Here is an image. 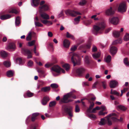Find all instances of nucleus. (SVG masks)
<instances>
[{
	"label": "nucleus",
	"mask_w": 129,
	"mask_h": 129,
	"mask_svg": "<svg viewBox=\"0 0 129 129\" xmlns=\"http://www.w3.org/2000/svg\"><path fill=\"white\" fill-rule=\"evenodd\" d=\"M72 98L74 99L76 98V96L72 93H68L66 95H64L63 98L60 100L59 103L60 104L62 103H67L69 102H72L73 100L71 99H69V98Z\"/></svg>",
	"instance_id": "f257e3e1"
},
{
	"label": "nucleus",
	"mask_w": 129,
	"mask_h": 129,
	"mask_svg": "<svg viewBox=\"0 0 129 129\" xmlns=\"http://www.w3.org/2000/svg\"><path fill=\"white\" fill-rule=\"evenodd\" d=\"M105 27V24L104 22H101L98 25L93 26L92 32L94 35H96L99 33L100 30H103Z\"/></svg>",
	"instance_id": "f03ea898"
},
{
	"label": "nucleus",
	"mask_w": 129,
	"mask_h": 129,
	"mask_svg": "<svg viewBox=\"0 0 129 129\" xmlns=\"http://www.w3.org/2000/svg\"><path fill=\"white\" fill-rule=\"evenodd\" d=\"M62 109L65 113L68 114L70 116L72 117L73 116L72 113V107L71 106H68L66 104H63L62 106Z\"/></svg>",
	"instance_id": "7ed1b4c3"
},
{
	"label": "nucleus",
	"mask_w": 129,
	"mask_h": 129,
	"mask_svg": "<svg viewBox=\"0 0 129 129\" xmlns=\"http://www.w3.org/2000/svg\"><path fill=\"white\" fill-rule=\"evenodd\" d=\"M127 8L126 2H122L119 4L118 8V11L120 13L125 12L127 10Z\"/></svg>",
	"instance_id": "20e7f679"
},
{
	"label": "nucleus",
	"mask_w": 129,
	"mask_h": 129,
	"mask_svg": "<svg viewBox=\"0 0 129 129\" xmlns=\"http://www.w3.org/2000/svg\"><path fill=\"white\" fill-rule=\"evenodd\" d=\"M45 2L42 1L40 3V6L39 7L40 13H42L43 12L47 11L49 10V7L47 4H45Z\"/></svg>",
	"instance_id": "39448f33"
},
{
	"label": "nucleus",
	"mask_w": 129,
	"mask_h": 129,
	"mask_svg": "<svg viewBox=\"0 0 129 129\" xmlns=\"http://www.w3.org/2000/svg\"><path fill=\"white\" fill-rule=\"evenodd\" d=\"M85 71V70L84 68L80 67L75 69L74 72L76 76L80 77L83 75Z\"/></svg>",
	"instance_id": "423d86ee"
},
{
	"label": "nucleus",
	"mask_w": 129,
	"mask_h": 129,
	"mask_svg": "<svg viewBox=\"0 0 129 129\" xmlns=\"http://www.w3.org/2000/svg\"><path fill=\"white\" fill-rule=\"evenodd\" d=\"M65 13L67 15H70L73 17H75L77 15H81V14L79 12L70 10H66L65 11Z\"/></svg>",
	"instance_id": "0eeeda50"
},
{
	"label": "nucleus",
	"mask_w": 129,
	"mask_h": 129,
	"mask_svg": "<svg viewBox=\"0 0 129 129\" xmlns=\"http://www.w3.org/2000/svg\"><path fill=\"white\" fill-rule=\"evenodd\" d=\"M70 55L72 54L73 55L71 57V61L74 64V66H75L76 65H79L80 64L79 61H78L76 59L77 57L76 54L73 53L72 52H71Z\"/></svg>",
	"instance_id": "6e6552de"
},
{
	"label": "nucleus",
	"mask_w": 129,
	"mask_h": 129,
	"mask_svg": "<svg viewBox=\"0 0 129 129\" xmlns=\"http://www.w3.org/2000/svg\"><path fill=\"white\" fill-rule=\"evenodd\" d=\"M51 70L52 71L57 73H60L61 71L63 73H65L64 70L57 65H54L52 68Z\"/></svg>",
	"instance_id": "1a4fd4ad"
},
{
	"label": "nucleus",
	"mask_w": 129,
	"mask_h": 129,
	"mask_svg": "<svg viewBox=\"0 0 129 129\" xmlns=\"http://www.w3.org/2000/svg\"><path fill=\"white\" fill-rule=\"evenodd\" d=\"M15 48L16 46L15 44L13 43H10L9 44L6 49L8 51H10L11 50L14 51Z\"/></svg>",
	"instance_id": "9d476101"
},
{
	"label": "nucleus",
	"mask_w": 129,
	"mask_h": 129,
	"mask_svg": "<svg viewBox=\"0 0 129 129\" xmlns=\"http://www.w3.org/2000/svg\"><path fill=\"white\" fill-rule=\"evenodd\" d=\"M115 13L114 10L113 9L112 7L107 9L105 11V13L107 15L111 16L113 15Z\"/></svg>",
	"instance_id": "9b49d317"
},
{
	"label": "nucleus",
	"mask_w": 129,
	"mask_h": 129,
	"mask_svg": "<svg viewBox=\"0 0 129 129\" xmlns=\"http://www.w3.org/2000/svg\"><path fill=\"white\" fill-rule=\"evenodd\" d=\"M109 20L111 23L114 25L117 24L118 22V18L117 17H114L110 18Z\"/></svg>",
	"instance_id": "f8f14e48"
},
{
	"label": "nucleus",
	"mask_w": 129,
	"mask_h": 129,
	"mask_svg": "<svg viewBox=\"0 0 129 129\" xmlns=\"http://www.w3.org/2000/svg\"><path fill=\"white\" fill-rule=\"evenodd\" d=\"M112 116H115V117H117V115L114 113H112L110 114L109 115H108L106 118L107 119V121L108 122V124L109 125H110L112 124V122L109 120V118Z\"/></svg>",
	"instance_id": "ddd939ff"
},
{
	"label": "nucleus",
	"mask_w": 129,
	"mask_h": 129,
	"mask_svg": "<svg viewBox=\"0 0 129 129\" xmlns=\"http://www.w3.org/2000/svg\"><path fill=\"white\" fill-rule=\"evenodd\" d=\"M39 114L38 113H33L31 117V120L32 122L35 121L36 120L38 119V117L39 115Z\"/></svg>",
	"instance_id": "4468645a"
},
{
	"label": "nucleus",
	"mask_w": 129,
	"mask_h": 129,
	"mask_svg": "<svg viewBox=\"0 0 129 129\" xmlns=\"http://www.w3.org/2000/svg\"><path fill=\"white\" fill-rule=\"evenodd\" d=\"M31 4L34 7L38 6L39 4L40 0H31Z\"/></svg>",
	"instance_id": "2eb2a0df"
},
{
	"label": "nucleus",
	"mask_w": 129,
	"mask_h": 129,
	"mask_svg": "<svg viewBox=\"0 0 129 129\" xmlns=\"http://www.w3.org/2000/svg\"><path fill=\"white\" fill-rule=\"evenodd\" d=\"M40 13L41 17V18L45 19H49L50 18L49 16L45 13Z\"/></svg>",
	"instance_id": "dca6fc26"
},
{
	"label": "nucleus",
	"mask_w": 129,
	"mask_h": 129,
	"mask_svg": "<svg viewBox=\"0 0 129 129\" xmlns=\"http://www.w3.org/2000/svg\"><path fill=\"white\" fill-rule=\"evenodd\" d=\"M117 49L115 47L112 46L110 49V52L112 55H114L117 52Z\"/></svg>",
	"instance_id": "f3484780"
},
{
	"label": "nucleus",
	"mask_w": 129,
	"mask_h": 129,
	"mask_svg": "<svg viewBox=\"0 0 129 129\" xmlns=\"http://www.w3.org/2000/svg\"><path fill=\"white\" fill-rule=\"evenodd\" d=\"M17 63L19 64L20 65H23L25 63L24 60H23L21 58H17L16 60Z\"/></svg>",
	"instance_id": "a211bd4d"
},
{
	"label": "nucleus",
	"mask_w": 129,
	"mask_h": 129,
	"mask_svg": "<svg viewBox=\"0 0 129 129\" xmlns=\"http://www.w3.org/2000/svg\"><path fill=\"white\" fill-rule=\"evenodd\" d=\"M117 82L115 80L111 81L110 82V85L111 88H114L117 86Z\"/></svg>",
	"instance_id": "6ab92c4d"
},
{
	"label": "nucleus",
	"mask_w": 129,
	"mask_h": 129,
	"mask_svg": "<svg viewBox=\"0 0 129 129\" xmlns=\"http://www.w3.org/2000/svg\"><path fill=\"white\" fill-rule=\"evenodd\" d=\"M11 16L9 14H4L1 15L0 17V19L2 20H5L10 18Z\"/></svg>",
	"instance_id": "aec40b11"
},
{
	"label": "nucleus",
	"mask_w": 129,
	"mask_h": 129,
	"mask_svg": "<svg viewBox=\"0 0 129 129\" xmlns=\"http://www.w3.org/2000/svg\"><path fill=\"white\" fill-rule=\"evenodd\" d=\"M49 100V99L48 97L46 96H45L43 98L42 100V103L43 105H45Z\"/></svg>",
	"instance_id": "412c9836"
},
{
	"label": "nucleus",
	"mask_w": 129,
	"mask_h": 129,
	"mask_svg": "<svg viewBox=\"0 0 129 129\" xmlns=\"http://www.w3.org/2000/svg\"><path fill=\"white\" fill-rule=\"evenodd\" d=\"M14 73V71L10 70L7 72L6 75L8 77H10L13 76Z\"/></svg>",
	"instance_id": "4be33fe9"
},
{
	"label": "nucleus",
	"mask_w": 129,
	"mask_h": 129,
	"mask_svg": "<svg viewBox=\"0 0 129 129\" xmlns=\"http://www.w3.org/2000/svg\"><path fill=\"white\" fill-rule=\"evenodd\" d=\"M35 34V33L33 32H29L26 38V40L27 41H30L31 40L32 35Z\"/></svg>",
	"instance_id": "5701e85b"
},
{
	"label": "nucleus",
	"mask_w": 129,
	"mask_h": 129,
	"mask_svg": "<svg viewBox=\"0 0 129 129\" xmlns=\"http://www.w3.org/2000/svg\"><path fill=\"white\" fill-rule=\"evenodd\" d=\"M91 44L90 43L85 45H82L81 46L79 47V49H89L90 48Z\"/></svg>",
	"instance_id": "b1692460"
},
{
	"label": "nucleus",
	"mask_w": 129,
	"mask_h": 129,
	"mask_svg": "<svg viewBox=\"0 0 129 129\" xmlns=\"http://www.w3.org/2000/svg\"><path fill=\"white\" fill-rule=\"evenodd\" d=\"M1 55L3 58H4L7 57L8 56V53L6 51L2 50L0 52Z\"/></svg>",
	"instance_id": "393cba45"
},
{
	"label": "nucleus",
	"mask_w": 129,
	"mask_h": 129,
	"mask_svg": "<svg viewBox=\"0 0 129 129\" xmlns=\"http://www.w3.org/2000/svg\"><path fill=\"white\" fill-rule=\"evenodd\" d=\"M63 44L64 47H68L70 45L69 41L67 39L64 40L63 42Z\"/></svg>",
	"instance_id": "a878e982"
},
{
	"label": "nucleus",
	"mask_w": 129,
	"mask_h": 129,
	"mask_svg": "<svg viewBox=\"0 0 129 129\" xmlns=\"http://www.w3.org/2000/svg\"><path fill=\"white\" fill-rule=\"evenodd\" d=\"M34 94L31 92L29 91H27L26 94H24V96L25 98H27V96L28 97H31L33 96L34 95Z\"/></svg>",
	"instance_id": "bb28decb"
},
{
	"label": "nucleus",
	"mask_w": 129,
	"mask_h": 129,
	"mask_svg": "<svg viewBox=\"0 0 129 129\" xmlns=\"http://www.w3.org/2000/svg\"><path fill=\"white\" fill-rule=\"evenodd\" d=\"M22 51L23 53L25 55L31 53L30 51L26 49H23L22 50Z\"/></svg>",
	"instance_id": "cd10ccee"
},
{
	"label": "nucleus",
	"mask_w": 129,
	"mask_h": 129,
	"mask_svg": "<svg viewBox=\"0 0 129 129\" xmlns=\"http://www.w3.org/2000/svg\"><path fill=\"white\" fill-rule=\"evenodd\" d=\"M50 89V86L45 87L42 88L41 89V91H42L46 92L49 91Z\"/></svg>",
	"instance_id": "c85d7f7f"
},
{
	"label": "nucleus",
	"mask_w": 129,
	"mask_h": 129,
	"mask_svg": "<svg viewBox=\"0 0 129 129\" xmlns=\"http://www.w3.org/2000/svg\"><path fill=\"white\" fill-rule=\"evenodd\" d=\"M116 108L117 109H119L123 111H125L127 109L126 108L125 106L122 105H119L117 106Z\"/></svg>",
	"instance_id": "c756f323"
},
{
	"label": "nucleus",
	"mask_w": 129,
	"mask_h": 129,
	"mask_svg": "<svg viewBox=\"0 0 129 129\" xmlns=\"http://www.w3.org/2000/svg\"><path fill=\"white\" fill-rule=\"evenodd\" d=\"M122 42V41L121 39V38H119L114 41L113 42L112 45H115L118 43L121 44Z\"/></svg>",
	"instance_id": "7c9ffc66"
},
{
	"label": "nucleus",
	"mask_w": 129,
	"mask_h": 129,
	"mask_svg": "<svg viewBox=\"0 0 129 129\" xmlns=\"http://www.w3.org/2000/svg\"><path fill=\"white\" fill-rule=\"evenodd\" d=\"M88 102L90 103V105L89 108L87 110V111H89L90 110H92L94 105V104L93 102H91L89 100Z\"/></svg>",
	"instance_id": "2f4dec72"
},
{
	"label": "nucleus",
	"mask_w": 129,
	"mask_h": 129,
	"mask_svg": "<svg viewBox=\"0 0 129 129\" xmlns=\"http://www.w3.org/2000/svg\"><path fill=\"white\" fill-rule=\"evenodd\" d=\"M100 52H98L97 53L93 54H92V56L94 59H96L100 57Z\"/></svg>",
	"instance_id": "473e14b6"
},
{
	"label": "nucleus",
	"mask_w": 129,
	"mask_h": 129,
	"mask_svg": "<svg viewBox=\"0 0 129 129\" xmlns=\"http://www.w3.org/2000/svg\"><path fill=\"white\" fill-rule=\"evenodd\" d=\"M113 34L115 38H118L120 35V32L116 31H114Z\"/></svg>",
	"instance_id": "72a5a7b5"
},
{
	"label": "nucleus",
	"mask_w": 129,
	"mask_h": 129,
	"mask_svg": "<svg viewBox=\"0 0 129 129\" xmlns=\"http://www.w3.org/2000/svg\"><path fill=\"white\" fill-rule=\"evenodd\" d=\"M39 19L42 23L45 24H46L47 23H50L51 25L52 24V22L51 21L46 20H43L41 17L39 18Z\"/></svg>",
	"instance_id": "f704fd0d"
},
{
	"label": "nucleus",
	"mask_w": 129,
	"mask_h": 129,
	"mask_svg": "<svg viewBox=\"0 0 129 129\" xmlns=\"http://www.w3.org/2000/svg\"><path fill=\"white\" fill-rule=\"evenodd\" d=\"M110 94H114L116 96H118L119 95V93L115 90H113L111 89V90Z\"/></svg>",
	"instance_id": "c9c22d12"
},
{
	"label": "nucleus",
	"mask_w": 129,
	"mask_h": 129,
	"mask_svg": "<svg viewBox=\"0 0 129 129\" xmlns=\"http://www.w3.org/2000/svg\"><path fill=\"white\" fill-rule=\"evenodd\" d=\"M81 18V16H79L75 18L74 19V24H78Z\"/></svg>",
	"instance_id": "e433bc0d"
},
{
	"label": "nucleus",
	"mask_w": 129,
	"mask_h": 129,
	"mask_svg": "<svg viewBox=\"0 0 129 129\" xmlns=\"http://www.w3.org/2000/svg\"><path fill=\"white\" fill-rule=\"evenodd\" d=\"M3 64L7 68L10 67L11 66L10 62L8 61H4L3 62Z\"/></svg>",
	"instance_id": "4c0bfd02"
},
{
	"label": "nucleus",
	"mask_w": 129,
	"mask_h": 129,
	"mask_svg": "<svg viewBox=\"0 0 129 129\" xmlns=\"http://www.w3.org/2000/svg\"><path fill=\"white\" fill-rule=\"evenodd\" d=\"M15 24L16 25H18L20 23V19L19 16H18L16 18L15 20Z\"/></svg>",
	"instance_id": "58836bf2"
},
{
	"label": "nucleus",
	"mask_w": 129,
	"mask_h": 129,
	"mask_svg": "<svg viewBox=\"0 0 129 129\" xmlns=\"http://www.w3.org/2000/svg\"><path fill=\"white\" fill-rule=\"evenodd\" d=\"M85 62L86 64L88 65H89L90 64V60L89 57L88 56H86L85 59Z\"/></svg>",
	"instance_id": "ea45409f"
},
{
	"label": "nucleus",
	"mask_w": 129,
	"mask_h": 129,
	"mask_svg": "<svg viewBox=\"0 0 129 129\" xmlns=\"http://www.w3.org/2000/svg\"><path fill=\"white\" fill-rule=\"evenodd\" d=\"M62 67L65 69L66 71H68L70 69L69 65L67 63H65L62 65Z\"/></svg>",
	"instance_id": "a19ab883"
},
{
	"label": "nucleus",
	"mask_w": 129,
	"mask_h": 129,
	"mask_svg": "<svg viewBox=\"0 0 129 129\" xmlns=\"http://www.w3.org/2000/svg\"><path fill=\"white\" fill-rule=\"evenodd\" d=\"M106 121L104 118H102L99 123V124L100 125H104L106 124Z\"/></svg>",
	"instance_id": "79ce46f5"
},
{
	"label": "nucleus",
	"mask_w": 129,
	"mask_h": 129,
	"mask_svg": "<svg viewBox=\"0 0 129 129\" xmlns=\"http://www.w3.org/2000/svg\"><path fill=\"white\" fill-rule=\"evenodd\" d=\"M123 62L126 66H129V62L128 61V58H127L126 57L124 59Z\"/></svg>",
	"instance_id": "37998d69"
},
{
	"label": "nucleus",
	"mask_w": 129,
	"mask_h": 129,
	"mask_svg": "<svg viewBox=\"0 0 129 129\" xmlns=\"http://www.w3.org/2000/svg\"><path fill=\"white\" fill-rule=\"evenodd\" d=\"M66 37L67 38H70L73 40H74V39L73 36L71 35L68 32H67L66 34Z\"/></svg>",
	"instance_id": "c03bdc74"
},
{
	"label": "nucleus",
	"mask_w": 129,
	"mask_h": 129,
	"mask_svg": "<svg viewBox=\"0 0 129 129\" xmlns=\"http://www.w3.org/2000/svg\"><path fill=\"white\" fill-rule=\"evenodd\" d=\"M36 42L35 40H33L31 41L28 42V44L29 46L30 47L34 45Z\"/></svg>",
	"instance_id": "a18cd8bd"
},
{
	"label": "nucleus",
	"mask_w": 129,
	"mask_h": 129,
	"mask_svg": "<svg viewBox=\"0 0 129 129\" xmlns=\"http://www.w3.org/2000/svg\"><path fill=\"white\" fill-rule=\"evenodd\" d=\"M50 86L53 89H56L58 87V85L56 83H53L51 84Z\"/></svg>",
	"instance_id": "49530a36"
},
{
	"label": "nucleus",
	"mask_w": 129,
	"mask_h": 129,
	"mask_svg": "<svg viewBox=\"0 0 129 129\" xmlns=\"http://www.w3.org/2000/svg\"><path fill=\"white\" fill-rule=\"evenodd\" d=\"M56 104V102L55 101H53L49 103V106L50 107H52L55 106Z\"/></svg>",
	"instance_id": "de8ad7c7"
},
{
	"label": "nucleus",
	"mask_w": 129,
	"mask_h": 129,
	"mask_svg": "<svg viewBox=\"0 0 129 129\" xmlns=\"http://www.w3.org/2000/svg\"><path fill=\"white\" fill-rule=\"evenodd\" d=\"M128 89V88H124L123 90H121V93L120 95V96H121L123 95V93L126 91Z\"/></svg>",
	"instance_id": "09e8293b"
},
{
	"label": "nucleus",
	"mask_w": 129,
	"mask_h": 129,
	"mask_svg": "<svg viewBox=\"0 0 129 129\" xmlns=\"http://www.w3.org/2000/svg\"><path fill=\"white\" fill-rule=\"evenodd\" d=\"M82 1L79 3V5L81 6H83L85 5L86 3V0H81Z\"/></svg>",
	"instance_id": "8fccbe9b"
},
{
	"label": "nucleus",
	"mask_w": 129,
	"mask_h": 129,
	"mask_svg": "<svg viewBox=\"0 0 129 129\" xmlns=\"http://www.w3.org/2000/svg\"><path fill=\"white\" fill-rule=\"evenodd\" d=\"M35 25L37 26L42 27L43 26L42 24L39 22L35 21Z\"/></svg>",
	"instance_id": "3c124183"
},
{
	"label": "nucleus",
	"mask_w": 129,
	"mask_h": 129,
	"mask_svg": "<svg viewBox=\"0 0 129 129\" xmlns=\"http://www.w3.org/2000/svg\"><path fill=\"white\" fill-rule=\"evenodd\" d=\"M88 116L90 118L95 119L96 118V116L93 114H89L88 115Z\"/></svg>",
	"instance_id": "603ef678"
},
{
	"label": "nucleus",
	"mask_w": 129,
	"mask_h": 129,
	"mask_svg": "<svg viewBox=\"0 0 129 129\" xmlns=\"http://www.w3.org/2000/svg\"><path fill=\"white\" fill-rule=\"evenodd\" d=\"M124 39L125 41H127L129 40V34H127L124 36Z\"/></svg>",
	"instance_id": "864d4df0"
},
{
	"label": "nucleus",
	"mask_w": 129,
	"mask_h": 129,
	"mask_svg": "<svg viewBox=\"0 0 129 129\" xmlns=\"http://www.w3.org/2000/svg\"><path fill=\"white\" fill-rule=\"evenodd\" d=\"M95 99L96 98L95 97H92L91 98H89L87 99V100L88 102H89V100L91 102H93V101H94Z\"/></svg>",
	"instance_id": "5fc2aeb1"
},
{
	"label": "nucleus",
	"mask_w": 129,
	"mask_h": 129,
	"mask_svg": "<svg viewBox=\"0 0 129 129\" xmlns=\"http://www.w3.org/2000/svg\"><path fill=\"white\" fill-rule=\"evenodd\" d=\"M92 22V21L91 20H88L84 22L85 24L86 25H88L90 24Z\"/></svg>",
	"instance_id": "6e6d98bb"
},
{
	"label": "nucleus",
	"mask_w": 129,
	"mask_h": 129,
	"mask_svg": "<svg viewBox=\"0 0 129 129\" xmlns=\"http://www.w3.org/2000/svg\"><path fill=\"white\" fill-rule=\"evenodd\" d=\"M111 57L110 55H108L106 59V61L107 62H109L111 60Z\"/></svg>",
	"instance_id": "4d7b16f0"
},
{
	"label": "nucleus",
	"mask_w": 129,
	"mask_h": 129,
	"mask_svg": "<svg viewBox=\"0 0 129 129\" xmlns=\"http://www.w3.org/2000/svg\"><path fill=\"white\" fill-rule=\"evenodd\" d=\"M33 51L35 54L36 55L38 56L39 55V53H37L36 52V46H34V48L33 49Z\"/></svg>",
	"instance_id": "13d9d810"
},
{
	"label": "nucleus",
	"mask_w": 129,
	"mask_h": 129,
	"mask_svg": "<svg viewBox=\"0 0 129 129\" xmlns=\"http://www.w3.org/2000/svg\"><path fill=\"white\" fill-rule=\"evenodd\" d=\"M33 64V62L31 60H30L28 62L27 66L29 67H30L32 66Z\"/></svg>",
	"instance_id": "bf43d9fd"
},
{
	"label": "nucleus",
	"mask_w": 129,
	"mask_h": 129,
	"mask_svg": "<svg viewBox=\"0 0 129 129\" xmlns=\"http://www.w3.org/2000/svg\"><path fill=\"white\" fill-rule=\"evenodd\" d=\"M80 111V109L79 106L78 105H76L75 107V112H78Z\"/></svg>",
	"instance_id": "052dcab7"
},
{
	"label": "nucleus",
	"mask_w": 129,
	"mask_h": 129,
	"mask_svg": "<svg viewBox=\"0 0 129 129\" xmlns=\"http://www.w3.org/2000/svg\"><path fill=\"white\" fill-rule=\"evenodd\" d=\"M96 110L95 108H94L92 109V110H90L89 111H88L87 112L89 113H95L96 112Z\"/></svg>",
	"instance_id": "680f3d73"
},
{
	"label": "nucleus",
	"mask_w": 129,
	"mask_h": 129,
	"mask_svg": "<svg viewBox=\"0 0 129 129\" xmlns=\"http://www.w3.org/2000/svg\"><path fill=\"white\" fill-rule=\"evenodd\" d=\"M101 84L103 88L104 89H106V82L105 81H102L101 82Z\"/></svg>",
	"instance_id": "e2e57ef3"
},
{
	"label": "nucleus",
	"mask_w": 129,
	"mask_h": 129,
	"mask_svg": "<svg viewBox=\"0 0 129 129\" xmlns=\"http://www.w3.org/2000/svg\"><path fill=\"white\" fill-rule=\"evenodd\" d=\"M77 48V46H74L72 47L71 49V50L72 52H73L75 51Z\"/></svg>",
	"instance_id": "0e129e2a"
},
{
	"label": "nucleus",
	"mask_w": 129,
	"mask_h": 129,
	"mask_svg": "<svg viewBox=\"0 0 129 129\" xmlns=\"http://www.w3.org/2000/svg\"><path fill=\"white\" fill-rule=\"evenodd\" d=\"M9 13H15L17 14V11L15 9H13L11 10L9 12Z\"/></svg>",
	"instance_id": "69168bd1"
},
{
	"label": "nucleus",
	"mask_w": 129,
	"mask_h": 129,
	"mask_svg": "<svg viewBox=\"0 0 129 129\" xmlns=\"http://www.w3.org/2000/svg\"><path fill=\"white\" fill-rule=\"evenodd\" d=\"M53 63H51L50 64H46L45 65V67L46 68H48L50 67L51 66L53 65Z\"/></svg>",
	"instance_id": "338daca9"
},
{
	"label": "nucleus",
	"mask_w": 129,
	"mask_h": 129,
	"mask_svg": "<svg viewBox=\"0 0 129 129\" xmlns=\"http://www.w3.org/2000/svg\"><path fill=\"white\" fill-rule=\"evenodd\" d=\"M112 120L114 122H117L118 121V119L114 117H112L111 118Z\"/></svg>",
	"instance_id": "774afa93"
}]
</instances>
